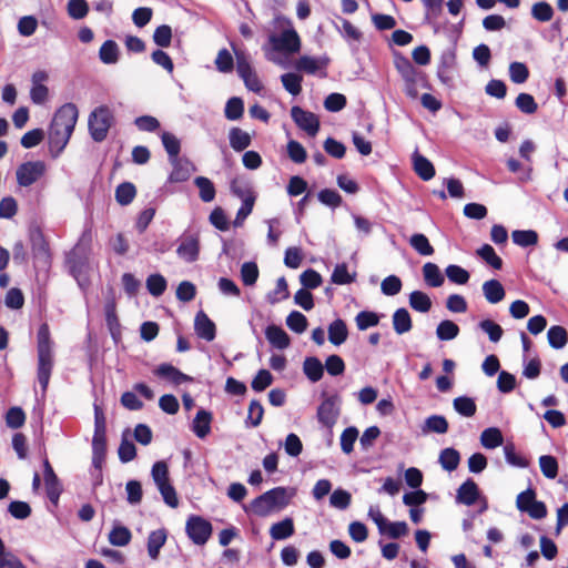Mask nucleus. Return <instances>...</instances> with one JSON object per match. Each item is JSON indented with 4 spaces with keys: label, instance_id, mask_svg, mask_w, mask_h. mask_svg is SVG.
Wrapping results in <instances>:
<instances>
[{
    "label": "nucleus",
    "instance_id": "nucleus-50",
    "mask_svg": "<svg viewBox=\"0 0 568 568\" xmlns=\"http://www.w3.org/2000/svg\"><path fill=\"white\" fill-rule=\"evenodd\" d=\"M539 467L542 475L548 479H555L558 475V462L551 455H542L539 457Z\"/></svg>",
    "mask_w": 568,
    "mask_h": 568
},
{
    "label": "nucleus",
    "instance_id": "nucleus-25",
    "mask_svg": "<svg viewBox=\"0 0 568 568\" xmlns=\"http://www.w3.org/2000/svg\"><path fill=\"white\" fill-rule=\"evenodd\" d=\"M171 164L173 165V170L169 175V181L176 183V182H184L189 180L191 175V163L186 160H181L179 158L170 160Z\"/></svg>",
    "mask_w": 568,
    "mask_h": 568
},
{
    "label": "nucleus",
    "instance_id": "nucleus-15",
    "mask_svg": "<svg viewBox=\"0 0 568 568\" xmlns=\"http://www.w3.org/2000/svg\"><path fill=\"white\" fill-rule=\"evenodd\" d=\"M43 479L45 484L48 498L52 503L57 504L62 491V488L51 464L47 458L43 460Z\"/></svg>",
    "mask_w": 568,
    "mask_h": 568
},
{
    "label": "nucleus",
    "instance_id": "nucleus-33",
    "mask_svg": "<svg viewBox=\"0 0 568 568\" xmlns=\"http://www.w3.org/2000/svg\"><path fill=\"white\" fill-rule=\"evenodd\" d=\"M119 45L113 40H106L99 50V58L104 64H114L119 60Z\"/></svg>",
    "mask_w": 568,
    "mask_h": 568
},
{
    "label": "nucleus",
    "instance_id": "nucleus-56",
    "mask_svg": "<svg viewBox=\"0 0 568 568\" xmlns=\"http://www.w3.org/2000/svg\"><path fill=\"white\" fill-rule=\"evenodd\" d=\"M446 276L452 283L464 285L469 281V273L459 265L450 264L445 270Z\"/></svg>",
    "mask_w": 568,
    "mask_h": 568
},
{
    "label": "nucleus",
    "instance_id": "nucleus-28",
    "mask_svg": "<svg viewBox=\"0 0 568 568\" xmlns=\"http://www.w3.org/2000/svg\"><path fill=\"white\" fill-rule=\"evenodd\" d=\"M132 534L130 529L123 525L115 524L109 532V542L116 547H124L130 544Z\"/></svg>",
    "mask_w": 568,
    "mask_h": 568
},
{
    "label": "nucleus",
    "instance_id": "nucleus-4",
    "mask_svg": "<svg viewBox=\"0 0 568 568\" xmlns=\"http://www.w3.org/2000/svg\"><path fill=\"white\" fill-rule=\"evenodd\" d=\"M37 378L45 394L54 365L53 342L47 323H42L37 333Z\"/></svg>",
    "mask_w": 568,
    "mask_h": 568
},
{
    "label": "nucleus",
    "instance_id": "nucleus-20",
    "mask_svg": "<svg viewBox=\"0 0 568 568\" xmlns=\"http://www.w3.org/2000/svg\"><path fill=\"white\" fill-rule=\"evenodd\" d=\"M168 539V531L165 528L153 530L148 536V555L151 559L156 560L160 556V550Z\"/></svg>",
    "mask_w": 568,
    "mask_h": 568
},
{
    "label": "nucleus",
    "instance_id": "nucleus-37",
    "mask_svg": "<svg viewBox=\"0 0 568 568\" xmlns=\"http://www.w3.org/2000/svg\"><path fill=\"white\" fill-rule=\"evenodd\" d=\"M409 306L416 312L427 313L432 308V300L422 291H413L409 294Z\"/></svg>",
    "mask_w": 568,
    "mask_h": 568
},
{
    "label": "nucleus",
    "instance_id": "nucleus-19",
    "mask_svg": "<svg viewBox=\"0 0 568 568\" xmlns=\"http://www.w3.org/2000/svg\"><path fill=\"white\" fill-rule=\"evenodd\" d=\"M479 497V488L474 479H466L457 489L456 499L466 506L474 505Z\"/></svg>",
    "mask_w": 568,
    "mask_h": 568
},
{
    "label": "nucleus",
    "instance_id": "nucleus-13",
    "mask_svg": "<svg viewBox=\"0 0 568 568\" xmlns=\"http://www.w3.org/2000/svg\"><path fill=\"white\" fill-rule=\"evenodd\" d=\"M328 63L329 59L327 57L302 55L296 60L295 69L300 72L325 78Z\"/></svg>",
    "mask_w": 568,
    "mask_h": 568
},
{
    "label": "nucleus",
    "instance_id": "nucleus-48",
    "mask_svg": "<svg viewBox=\"0 0 568 568\" xmlns=\"http://www.w3.org/2000/svg\"><path fill=\"white\" fill-rule=\"evenodd\" d=\"M427 499L428 494L420 488L413 489L403 495V504L409 508L423 507Z\"/></svg>",
    "mask_w": 568,
    "mask_h": 568
},
{
    "label": "nucleus",
    "instance_id": "nucleus-11",
    "mask_svg": "<svg viewBox=\"0 0 568 568\" xmlns=\"http://www.w3.org/2000/svg\"><path fill=\"white\" fill-rule=\"evenodd\" d=\"M176 248L178 256L186 263H193L200 255V240L195 233H183L179 240Z\"/></svg>",
    "mask_w": 568,
    "mask_h": 568
},
{
    "label": "nucleus",
    "instance_id": "nucleus-22",
    "mask_svg": "<svg viewBox=\"0 0 568 568\" xmlns=\"http://www.w3.org/2000/svg\"><path fill=\"white\" fill-rule=\"evenodd\" d=\"M265 337L273 347L278 349L287 348L291 343L287 333L277 325H268L265 329Z\"/></svg>",
    "mask_w": 568,
    "mask_h": 568
},
{
    "label": "nucleus",
    "instance_id": "nucleus-9",
    "mask_svg": "<svg viewBox=\"0 0 568 568\" xmlns=\"http://www.w3.org/2000/svg\"><path fill=\"white\" fill-rule=\"evenodd\" d=\"M185 531L195 545L202 546L206 544L212 535V525L201 516L191 515L186 520Z\"/></svg>",
    "mask_w": 568,
    "mask_h": 568
},
{
    "label": "nucleus",
    "instance_id": "nucleus-53",
    "mask_svg": "<svg viewBox=\"0 0 568 568\" xmlns=\"http://www.w3.org/2000/svg\"><path fill=\"white\" fill-rule=\"evenodd\" d=\"M286 325L291 331L302 334L307 328V318L301 312L292 311L286 317Z\"/></svg>",
    "mask_w": 568,
    "mask_h": 568
},
{
    "label": "nucleus",
    "instance_id": "nucleus-29",
    "mask_svg": "<svg viewBox=\"0 0 568 568\" xmlns=\"http://www.w3.org/2000/svg\"><path fill=\"white\" fill-rule=\"evenodd\" d=\"M438 462L443 469L454 471L460 463V454L453 447L444 448L439 454Z\"/></svg>",
    "mask_w": 568,
    "mask_h": 568
},
{
    "label": "nucleus",
    "instance_id": "nucleus-64",
    "mask_svg": "<svg viewBox=\"0 0 568 568\" xmlns=\"http://www.w3.org/2000/svg\"><path fill=\"white\" fill-rule=\"evenodd\" d=\"M479 327L488 335L489 341L493 343L499 342L504 334L501 326L491 320H483L479 322Z\"/></svg>",
    "mask_w": 568,
    "mask_h": 568
},
{
    "label": "nucleus",
    "instance_id": "nucleus-26",
    "mask_svg": "<svg viewBox=\"0 0 568 568\" xmlns=\"http://www.w3.org/2000/svg\"><path fill=\"white\" fill-rule=\"evenodd\" d=\"M294 523L290 517L273 524L270 528V535L274 540L287 539L294 534Z\"/></svg>",
    "mask_w": 568,
    "mask_h": 568
},
{
    "label": "nucleus",
    "instance_id": "nucleus-10",
    "mask_svg": "<svg viewBox=\"0 0 568 568\" xmlns=\"http://www.w3.org/2000/svg\"><path fill=\"white\" fill-rule=\"evenodd\" d=\"M341 413V398L338 395H332L325 398L317 408V420L318 423L327 428L332 429L336 424Z\"/></svg>",
    "mask_w": 568,
    "mask_h": 568
},
{
    "label": "nucleus",
    "instance_id": "nucleus-34",
    "mask_svg": "<svg viewBox=\"0 0 568 568\" xmlns=\"http://www.w3.org/2000/svg\"><path fill=\"white\" fill-rule=\"evenodd\" d=\"M548 343L552 348L560 349L568 343V333L564 326L554 325L547 332Z\"/></svg>",
    "mask_w": 568,
    "mask_h": 568
},
{
    "label": "nucleus",
    "instance_id": "nucleus-54",
    "mask_svg": "<svg viewBox=\"0 0 568 568\" xmlns=\"http://www.w3.org/2000/svg\"><path fill=\"white\" fill-rule=\"evenodd\" d=\"M231 192L236 197L241 199L242 202L248 199H255V195L250 186V184L240 179H235L231 182Z\"/></svg>",
    "mask_w": 568,
    "mask_h": 568
},
{
    "label": "nucleus",
    "instance_id": "nucleus-45",
    "mask_svg": "<svg viewBox=\"0 0 568 568\" xmlns=\"http://www.w3.org/2000/svg\"><path fill=\"white\" fill-rule=\"evenodd\" d=\"M477 255L495 270H500L503 267V260L496 254L494 247L489 244H484L479 247L477 250Z\"/></svg>",
    "mask_w": 568,
    "mask_h": 568
},
{
    "label": "nucleus",
    "instance_id": "nucleus-21",
    "mask_svg": "<svg viewBox=\"0 0 568 568\" xmlns=\"http://www.w3.org/2000/svg\"><path fill=\"white\" fill-rule=\"evenodd\" d=\"M212 419L213 416L210 412L200 409L192 422L193 433L201 439L205 438L211 433Z\"/></svg>",
    "mask_w": 568,
    "mask_h": 568
},
{
    "label": "nucleus",
    "instance_id": "nucleus-49",
    "mask_svg": "<svg viewBox=\"0 0 568 568\" xmlns=\"http://www.w3.org/2000/svg\"><path fill=\"white\" fill-rule=\"evenodd\" d=\"M412 247L423 256H429L434 254V247L430 245L426 235L418 233L412 235L409 239Z\"/></svg>",
    "mask_w": 568,
    "mask_h": 568
},
{
    "label": "nucleus",
    "instance_id": "nucleus-46",
    "mask_svg": "<svg viewBox=\"0 0 568 568\" xmlns=\"http://www.w3.org/2000/svg\"><path fill=\"white\" fill-rule=\"evenodd\" d=\"M145 284H146V290L149 291V293L155 297L161 296L168 287V282H166L165 277L158 273L151 274L146 278Z\"/></svg>",
    "mask_w": 568,
    "mask_h": 568
},
{
    "label": "nucleus",
    "instance_id": "nucleus-62",
    "mask_svg": "<svg viewBox=\"0 0 568 568\" xmlns=\"http://www.w3.org/2000/svg\"><path fill=\"white\" fill-rule=\"evenodd\" d=\"M290 296L288 286L285 277H280L276 281V286L274 291L268 293L267 301L271 304H275L281 302L282 300H286Z\"/></svg>",
    "mask_w": 568,
    "mask_h": 568
},
{
    "label": "nucleus",
    "instance_id": "nucleus-52",
    "mask_svg": "<svg viewBox=\"0 0 568 568\" xmlns=\"http://www.w3.org/2000/svg\"><path fill=\"white\" fill-rule=\"evenodd\" d=\"M504 453H505V458H506L507 463L510 464L511 466L519 467V468H526L529 466L528 459L520 456L516 452V447H515L514 443H507L504 446Z\"/></svg>",
    "mask_w": 568,
    "mask_h": 568
},
{
    "label": "nucleus",
    "instance_id": "nucleus-5",
    "mask_svg": "<svg viewBox=\"0 0 568 568\" xmlns=\"http://www.w3.org/2000/svg\"><path fill=\"white\" fill-rule=\"evenodd\" d=\"M393 59L395 68L403 75L405 92L409 98L416 99L419 89L429 88L426 73L414 67L408 59L397 52H393Z\"/></svg>",
    "mask_w": 568,
    "mask_h": 568
},
{
    "label": "nucleus",
    "instance_id": "nucleus-47",
    "mask_svg": "<svg viewBox=\"0 0 568 568\" xmlns=\"http://www.w3.org/2000/svg\"><path fill=\"white\" fill-rule=\"evenodd\" d=\"M244 103L241 98L233 97L225 104L224 114L227 120L236 121L243 116Z\"/></svg>",
    "mask_w": 568,
    "mask_h": 568
},
{
    "label": "nucleus",
    "instance_id": "nucleus-30",
    "mask_svg": "<svg viewBox=\"0 0 568 568\" xmlns=\"http://www.w3.org/2000/svg\"><path fill=\"white\" fill-rule=\"evenodd\" d=\"M413 327V322L409 312L402 307L393 314V328L397 334H405Z\"/></svg>",
    "mask_w": 568,
    "mask_h": 568
},
{
    "label": "nucleus",
    "instance_id": "nucleus-17",
    "mask_svg": "<svg viewBox=\"0 0 568 568\" xmlns=\"http://www.w3.org/2000/svg\"><path fill=\"white\" fill-rule=\"evenodd\" d=\"M194 329L196 335L206 342H211L215 338V324L203 311H200L195 315Z\"/></svg>",
    "mask_w": 568,
    "mask_h": 568
},
{
    "label": "nucleus",
    "instance_id": "nucleus-3",
    "mask_svg": "<svg viewBox=\"0 0 568 568\" xmlns=\"http://www.w3.org/2000/svg\"><path fill=\"white\" fill-rule=\"evenodd\" d=\"M92 242V229L87 226L82 231L77 244L65 256L68 270L81 287L88 284L87 275L90 267Z\"/></svg>",
    "mask_w": 568,
    "mask_h": 568
},
{
    "label": "nucleus",
    "instance_id": "nucleus-44",
    "mask_svg": "<svg viewBox=\"0 0 568 568\" xmlns=\"http://www.w3.org/2000/svg\"><path fill=\"white\" fill-rule=\"evenodd\" d=\"M555 11L550 3L546 1H539L532 4L531 16L539 22H548L552 19Z\"/></svg>",
    "mask_w": 568,
    "mask_h": 568
},
{
    "label": "nucleus",
    "instance_id": "nucleus-38",
    "mask_svg": "<svg viewBox=\"0 0 568 568\" xmlns=\"http://www.w3.org/2000/svg\"><path fill=\"white\" fill-rule=\"evenodd\" d=\"M454 409L464 417H473L477 412L475 400L468 396H459L453 400Z\"/></svg>",
    "mask_w": 568,
    "mask_h": 568
},
{
    "label": "nucleus",
    "instance_id": "nucleus-27",
    "mask_svg": "<svg viewBox=\"0 0 568 568\" xmlns=\"http://www.w3.org/2000/svg\"><path fill=\"white\" fill-rule=\"evenodd\" d=\"M423 275L425 283L430 287H439L444 284L445 278L437 264L427 262L423 266Z\"/></svg>",
    "mask_w": 568,
    "mask_h": 568
},
{
    "label": "nucleus",
    "instance_id": "nucleus-31",
    "mask_svg": "<svg viewBox=\"0 0 568 568\" xmlns=\"http://www.w3.org/2000/svg\"><path fill=\"white\" fill-rule=\"evenodd\" d=\"M348 335L346 324L343 320L337 318L328 326V339L334 345L343 344Z\"/></svg>",
    "mask_w": 568,
    "mask_h": 568
},
{
    "label": "nucleus",
    "instance_id": "nucleus-16",
    "mask_svg": "<svg viewBox=\"0 0 568 568\" xmlns=\"http://www.w3.org/2000/svg\"><path fill=\"white\" fill-rule=\"evenodd\" d=\"M456 67V52L454 49L444 51L440 55L437 74L439 79L447 84L453 81V70Z\"/></svg>",
    "mask_w": 568,
    "mask_h": 568
},
{
    "label": "nucleus",
    "instance_id": "nucleus-1",
    "mask_svg": "<svg viewBox=\"0 0 568 568\" xmlns=\"http://www.w3.org/2000/svg\"><path fill=\"white\" fill-rule=\"evenodd\" d=\"M79 110L74 103H64L54 113L49 128V149L52 158H58L64 150L74 131Z\"/></svg>",
    "mask_w": 568,
    "mask_h": 568
},
{
    "label": "nucleus",
    "instance_id": "nucleus-18",
    "mask_svg": "<svg viewBox=\"0 0 568 568\" xmlns=\"http://www.w3.org/2000/svg\"><path fill=\"white\" fill-rule=\"evenodd\" d=\"M154 374L158 377L164 378L176 386L192 381L191 376L182 373L180 369L168 363L160 364L155 368Z\"/></svg>",
    "mask_w": 568,
    "mask_h": 568
},
{
    "label": "nucleus",
    "instance_id": "nucleus-8",
    "mask_svg": "<svg viewBox=\"0 0 568 568\" xmlns=\"http://www.w3.org/2000/svg\"><path fill=\"white\" fill-rule=\"evenodd\" d=\"M106 422L103 410L94 405V434L92 438V464L100 469L106 453Z\"/></svg>",
    "mask_w": 568,
    "mask_h": 568
},
{
    "label": "nucleus",
    "instance_id": "nucleus-2",
    "mask_svg": "<svg viewBox=\"0 0 568 568\" xmlns=\"http://www.w3.org/2000/svg\"><path fill=\"white\" fill-rule=\"evenodd\" d=\"M276 21L282 31L278 34L272 33L268 36V44L264 47V51L267 60L282 64V60L276 53L285 55L297 53L301 50V39L291 20L278 17Z\"/></svg>",
    "mask_w": 568,
    "mask_h": 568
},
{
    "label": "nucleus",
    "instance_id": "nucleus-61",
    "mask_svg": "<svg viewBox=\"0 0 568 568\" xmlns=\"http://www.w3.org/2000/svg\"><path fill=\"white\" fill-rule=\"evenodd\" d=\"M264 415V408L257 399L251 400L248 405L246 424L252 427H257Z\"/></svg>",
    "mask_w": 568,
    "mask_h": 568
},
{
    "label": "nucleus",
    "instance_id": "nucleus-6",
    "mask_svg": "<svg viewBox=\"0 0 568 568\" xmlns=\"http://www.w3.org/2000/svg\"><path fill=\"white\" fill-rule=\"evenodd\" d=\"M292 494L285 487H275L254 498L250 508L244 507L245 511L251 510L257 516L264 517L275 509H282L290 503Z\"/></svg>",
    "mask_w": 568,
    "mask_h": 568
},
{
    "label": "nucleus",
    "instance_id": "nucleus-35",
    "mask_svg": "<svg viewBox=\"0 0 568 568\" xmlns=\"http://www.w3.org/2000/svg\"><path fill=\"white\" fill-rule=\"evenodd\" d=\"M504 443L501 430L497 427H489L483 430L480 444L487 449H494Z\"/></svg>",
    "mask_w": 568,
    "mask_h": 568
},
{
    "label": "nucleus",
    "instance_id": "nucleus-32",
    "mask_svg": "<svg viewBox=\"0 0 568 568\" xmlns=\"http://www.w3.org/2000/svg\"><path fill=\"white\" fill-rule=\"evenodd\" d=\"M229 139L231 148L236 152L245 150L251 144L250 134L240 128H232L229 133Z\"/></svg>",
    "mask_w": 568,
    "mask_h": 568
},
{
    "label": "nucleus",
    "instance_id": "nucleus-42",
    "mask_svg": "<svg viewBox=\"0 0 568 568\" xmlns=\"http://www.w3.org/2000/svg\"><path fill=\"white\" fill-rule=\"evenodd\" d=\"M459 326L450 320L442 321L437 328L436 335L440 341H452L459 334Z\"/></svg>",
    "mask_w": 568,
    "mask_h": 568
},
{
    "label": "nucleus",
    "instance_id": "nucleus-7",
    "mask_svg": "<svg viewBox=\"0 0 568 568\" xmlns=\"http://www.w3.org/2000/svg\"><path fill=\"white\" fill-rule=\"evenodd\" d=\"M114 122V112L110 106L103 104L93 109L88 118V129L91 139L98 143L103 142Z\"/></svg>",
    "mask_w": 568,
    "mask_h": 568
},
{
    "label": "nucleus",
    "instance_id": "nucleus-24",
    "mask_svg": "<svg viewBox=\"0 0 568 568\" xmlns=\"http://www.w3.org/2000/svg\"><path fill=\"white\" fill-rule=\"evenodd\" d=\"M481 288L485 298L490 304H497L501 302L506 296V292L503 284L495 278L484 282Z\"/></svg>",
    "mask_w": 568,
    "mask_h": 568
},
{
    "label": "nucleus",
    "instance_id": "nucleus-41",
    "mask_svg": "<svg viewBox=\"0 0 568 568\" xmlns=\"http://www.w3.org/2000/svg\"><path fill=\"white\" fill-rule=\"evenodd\" d=\"M368 517L374 521L377 526L381 535L390 537V523L389 520L382 514L379 506H371L368 510Z\"/></svg>",
    "mask_w": 568,
    "mask_h": 568
},
{
    "label": "nucleus",
    "instance_id": "nucleus-12",
    "mask_svg": "<svg viewBox=\"0 0 568 568\" xmlns=\"http://www.w3.org/2000/svg\"><path fill=\"white\" fill-rule=\"evenodd\" d=\"M45 172V164L42 161L26 162L18 166L16 175L20 186H30L37 182Z\"/></svg>",
    "mask_w": 568,
    "mask_h": 568
},
{
    "label": "nucleus",
    "instance_id": "nucleus-51",
    "mask_svg": "<svg viewBox=\"0 0 568 568\" xmlns=\"http://www.w3.org/2000/svg\"><path fill=\"white\" fill-rule=\"evenodd\" d=\"M161 139L169 159L172 160L179 158V153L181 151L180 140L170 132H163Z\"/></svg>",
    "mask_w": 568,
    "mask_h": 568
},
{
    "label": "nucleus",
    "instance_id": "nucleus-60",
    "mask_svg": "<svg viewBox=\"0 0 568 568\" xmlns=\"http://www.w3.org/2000/svg\"><path fill=\"white\" fill-rule=\"evenodd\" d=\"M509 77L514 83H524L529 78V69L523 62H511L509 64Z\"/></svg>",
    "mask_w": 568,
    "mask_h": 568
},
{
    "label": "nucleus",
    "instance_id": "nucleus-40",
    "mask_svg": "<svg viewBox=\"0 0 568 568\" xmlns=\"http://www.w3.org/2000/svg\"><path fill=\"white\" fill-rule=\"evenodd\" d=\"M511 239L518 246H534L538 243V233L534 230H516L511 233Z\"/></svg>",
    "mask_w": 568,
    "mask_h": 568
},
{
    "label": "nucleus",
    "instance_id": "nucleus-59",
    "mask_svg": "<svg viewBox=\"0 0 568 568\" xmlns=\"http://www.w3.org/2000/svg\"><path fill=\"white\" fill-rule=\"evenodd\" d=\"M67 11L70 18L74 20H81L87 17L89 12V6L85 0H69L67 4Z\"/></svg>",
    "mask_w": 568,
    "mask_h": 568
},
{
    "label": "nucleus",
    "instance_id": "nucleus-39",
    "mask_svg": "<svg viewBox=\"0 0 568 568\" xmlns=\"http://www.w3.org/2000/svg\"><path fill=\"white\" fill-rule=\"evenodd\" d=\"M194 184L199 189V196L203 202L210 203L215 199V187L210 179L205 176H197L194 179Z\"/></svg>",
    "mask_w": 568,
    "mask_h": 568
},
{
    "label": "nucleus",
    "instance_id": "nucleus-43",
    "mask_svg": "<svg viewBox=\"0 0 568 568\" xmlns=\"http://www.w3.org/2000/svg\"><path fill=\"white\" fill-rule=\"evenodd\" d=\"M136 195V189L131 182H123L115 190V200L121 205L130 204Z\"/></svg>",
    "mask_w": 568,
    "mask_h": 568
},
{
    "label": "nucleus",
    "instance_id": "nucleus-58",
    "mask_svg": "<svg viewBox=\"0 0 568 568\" xmlns=\"http://www.w3.org/2000/svg\"><path fill=\"white\" fill-rule=\"evenodd\" d=\"M26 414L21 407L14 406L6 414V424L9 428L17 429L24 425Z\"/></svg>",
    "mask_w": 568,
    "mask_h": 568
},
{
    "label": "nucleus",
    "instance_id": "nucleus-23",
    "mask_svg": "<svg viewBox=\"0 0 568 568\" xmlns=\"http://www.w3.org/2000/svg\"><path fill=\"white\" fill-rule=\"evenodd\" d=\"M413 165L415 173L423 181H429L435 176L436 171L434 164L418 152L413 154Z\"/></svg>",
    "mask_w": 568,
    "mask_h": 568
},
{
    "label": "nucleus",
    "instance_id": "nucleus-14",
    "mask_svg": "<svg viewBox=\"0 0 568 568\" xmlns=\"http://www.w3.org/2000/svg\"><path fill=\"white\" fill-rule=\"evenodd\" d=\"M291 116L295 124L310 136H315L320 130L318 118L310 111L303 110L301 106L294 105L291 109Z\"/></svg>",
    "mask_w": 568,
    "mask_h": 568
},
{
    "label": "nucleus",
    "instance_id": "nucleus-36",
    "mask_svg": "<svg viewBox=\"0 0 568 568\" xmlns=\"http://www.w3.org/2000/svg\"><path fill=\"white\" fill-rule=\"evenodd\" d=\"M304 374L307 378L316 383L323 377L324 366L316 357H306L303 364Z\"/></svg>",
    "mask_w": 568,
    "mask_h": 568
},
{
    "label": "nucleus",
    "instance_id": "nucleus-57",
    "mask_svg": "<svg viewBox=\"0 0 568 568\" xmlns=\"http://www.w3.org/2000/svg\"><path fill=\"white\" fill-rule=\"evenodd\" d=\"M302 77L296 73H285L281 77L284 89L292 95H298L302 91Z\"/></svg>",
    "mask_w": 568,
    "mask_h": 568
},
{
    "label": "nucleus",
    "instance_id": "nucleus-63",
    "mask_svg": "<svg viewBox=\"0 0 568 568\" xmlns=\"http://www.w3.org/2000/svg\"><path fill=\"white\" fill-rule=\"evenodd\" d=\"M258 277V267L254 262H245L241 266V278L244 285L252 286Z\"/></svg>",
    "mask_w": 568,
    "mask_h": 568
},
{
    "label": "nucleus",
    "instance_id": "nucleus-55",
    "mask_svg": "<svg viewBox=\"0 0 568 568\" xmlns=\"http://www.w3.org/2000/svg\"><path fill=\"white\" fill-rule=\"evenodd\" d=\"M356 273L351 274L345 263L337 264L332 273L331 281L337 285L351 284Z\"/></svg>",
    "mask_w": 568,
    "mask_h": 568
}]
</instances>
